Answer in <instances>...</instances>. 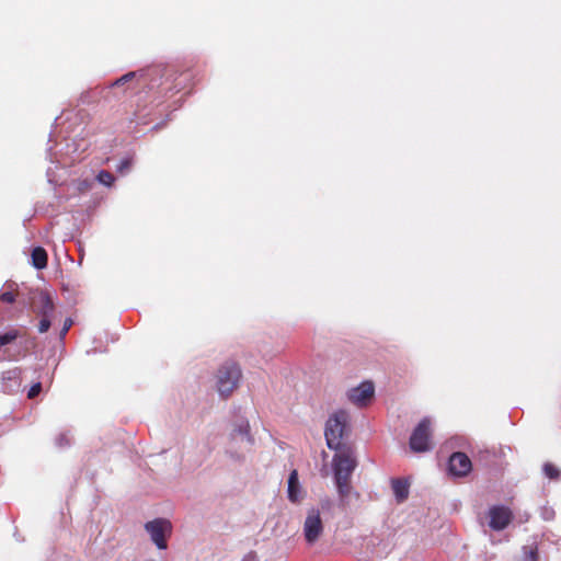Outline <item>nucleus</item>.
Returning a JSON list of instances; mask_svg holds the SVG:
<instances>
[{"instance_id":"1","label":"nucleus","mask_w":561,"mask_h":561,"mask_svg":"<svg viewBox=\"0 0 561 561\" xmlns=\"http://www.w3.org/2000/svg\"><path fill=\"white\" fill-rule=\"evenodd\" d=\"M332 465L339 494L342 497H346L351 493V477L357 466L352 448L344 447L343 449L336 450Z\"/></svg>"},{"instance_id":"2","label":"nucleus","mask_w":561,"mask_h":561,"mask_svg":"<svg viewBox=\"0 0 561 561\" xmlns=\"http://www.w3.org/2000/svg\"><path fill=\"white\" fill-rule=\"evenodd\" d=\"M242 377L240 366L231 360L225 362L216 375V388L220 397L227 399L238 388Z\"/></svg>"},{"instance_id":"3","label":"nucleus","mask_w":561,"mask_h":561,"mask_svg":"<svg viewBox=\"0 0 561 561\" xmlns=\"http://www.w3.org/2000/svg\"><path fill=\"white\" fill-rule=\"evenodd\" d=\"M348 424L347 412L341 410L329 417L325 425L324 436L330 449L340 450L346 447L342 443Z\"/></svg>"},{"instance_id":"4","label":"nucleus","mask_w":561,"mask_h":561,"mask_svg":"<svg viewBox=\"0 0 561 561\" xmlns=\"http://www.w3.org/2000/svg\"><path fill=\"white\" fill-rule=\"evenodd\" d=\"M145 529L159 549H167V538L172 534V524L170 520L165 518H156L146 523Z\"/></svg>"},{"instance_id":"5","label":"nucleus","mask_w":561,"mask_h":561,"mask_svg":"<svg viewBox=\"0 0 561 561\" xmlns=\"http://www.w3.org/2000/svg\"><path fill=\"white\" fill-rule=\"evenodd\" d=\"M431 420L428 417H424L410 437V448L415 453H424L431 449Z\"/></svg>"},{"instance_id":"6","label":"nucleus","mask_w":561,"mask_h":561,"mask_svg":"<svg viewBox=\"0 0 561 561\" xmlns=\"http://www.w3.org/2000/svg\"><path fill=\"white\" fill-rule=\"evenodd\" d=\"M323 533V523L320 517L319 510L311 508L308 511L304 523V536L309 545H313L319 540Z\"/></svg>"},{"instance_id":"7","label":"nucleus","mask_w":561,"mask_h":561,"mask_svg":"<svg viewBox=\"0 0 561 561\" xmlns=\"http://www.w3.org/2000/svg\"><path fill=\"white\" fill-rule=\"evenodd\" d=\"M489 526L492 530L501 531L505 529L513 520L512 510L504 505H494L489 508Z\"/></svg>"},{"instance_id":"8","label":"nucleus","mask_w":561,"mask_h":561,"mask_svg":"<svg viewBox=\"0 0 561 561\" xmlns=\"http://www.w3.org/2000/svg\"><path fill=\"white\" fill-rule=\"evenodd\" d=\"M375 393V387L371 381H364L358 387L352 388L347 397L352 403L357 407H365L371 400Z\"/></svg>"},{"instance_id":"9","label":"nucleus","mask_w":561,"mask_h":561,"mask_svg":"<svg viewBox=\"0 0 561 561\" xmlns=\"http://www.w3.org/2000/svg\"><path fill=\"white\" fill-rule=\"evenodd\" d=\"M448 469L453 476L465 477L471 471L472 463L465 453L458 451L449 457Z\"/></svg>"},{"instance_id":"10","label":"nucleus","mask_w":561,"mask_h":561,"mask_svg":"<svg viewBox=\"0 0 561 561\" xmlns=\"http://www.w3.org/2000/svg\"><path fill=\"white\" fill-rule=\"evenodd\" d=\"M55 305L48 293L42 291L34 304V311L41 317H51Z\"/></svg>"},{"instance_id":"11","label":"nucleus","mask_w":561,"mask_h":561,"mask_svg":"<svg viewBox=\"0 0 561 561\" xmlns=\"http://www.w3.org/2000/svg\"><path fill=\"white\" fill-rule=\"evenodd\" d=\"M288 500L291 503H299L304 499V491L298 479V471L293 470L288 477Z\"/></svg>"},{"instance_id":"12","label":"nucleus","mask_w":561,"mask_h":561,"mask_svg":"<svg viewBox=\"0 0 561 561\" xmlns=\"http://www.w3.org/2000/svg\"><path fill=\"white\" fill-rule=\"evenodd\" d=\"M391 486L398 503H402L408 499L410 485L405 479H392Z\"/></svg>"},{"instance_id":"13","label":"nucleus","mask_w":561,"mask_h":561,"mask_svg":"<svg viewBox=\"0 0 561 561\" xmlns=\"http://www.w3.org/2000/svg\"><path fill=\"white\" fill-rule=\"evenodd\" d=\"M231 438L233 440H238L240 438L241 440H245L248 445H252L253 438L250 434L249 422L242 421L239 425H237L231 433Z\"/></svg>"},{"instance_id":"14","label":"nucleus","mask_w":561,"mask_h":561,"mask_svg":"<svg viewBox=\"0 0 561 561\" xmlns=\"http://www.w3.org/2000/svg\"><path fill=\"white\" fill-rule=\"evenodd\" d=\"M32 264L37 270H43L47 266L48 255L44 248L36 247L33 249L32 254Z\"/></svg>"},{"instance_id":"15","label":"nucleus","mask_w":561,"mask_h":561,"mask_svg":"<svg viewBox=\"0 0 561 561\" xmlns=\"http://www.w3.org/2000/svg\"><path fill=\"white\" fill-rule=\"evenodd\" d=\"M543 472L549 479L556 480L560 477V470L550 462H546L543 465Z\"/></svg>"},{"instance_id":"16","label":"nucleus","mask_w":561,"mask_h":561,"mask_svg":"<svg viewBox=\"0 0 561 561\" xmlns=\"http://www.w3.org/2000/svg\"><path fill=\"white\" fill-rule=\"evenodd\" d=\"M98 180L100 183L106 185V186H111L114 181H115V178L114 175L106 171V170H102L99 174H98Z\"/></svg>"},{"instance_id":"17","label":"nucleus","mask_w":561,"mask_h":561,"mask_svg":"<svg viewBox=\"0 0 561 561\" xmlns=\"http://www.w3.org/2000/svg\"><path fill=\"white\" fill-rule=\"evenodd\" d=\"M138 73L135 72V71H131V72H128L124 76H122L121 78H118L114 83H113V87H122V85H125L126 83L128 82H131L133 80H135L137 78Z\"/></svg>"},{"instance_id":"18","label":"nucleus","mask_w":561,"mask_h":561,"mask_svg":"<svg viewBox=\"0 0 561 561\" xmlns=\"http://www.w3.org/2000/svg\"><path fill=\"white\" fill-rule=\"evenodd\" d=\"M527 561H539L537 547H524Z\"/></svg>"},{"instance_id":"19","label":"nucleus","mask_w":561,"mask_h":561,"mask_svg":"<svg viewBox=\"0 0 561 561\" xmlns=\"http://www.w3.org/2000/svg\"><path fill=\"white\" fill-rule=\"evenodd\" d=\"M50 318L51 317H42L39 323H38V332L39 333H45L49 330L50 328Z\"/></svg>"},{"instance_id":"20","label":"nucleus","mask_w":561,"mask_h":561,"mask_svg":"<svg viewBox=\"0 0 561 561\" xmlns=\"http://www.w3.org/2000/svg\"><path fill=\"white\" fill-rule=\"evenodd\" d=\"M42 391V385L41 382H37V383H34L28 392H27V398L28 399H34L35 397H37L39 394V392Z\"/></svg>"},{"instance_id":"21","label":"nucleus","mask_w":561,"mask_h":561,"mask_svg":"<svg viewBox=\"0 0 561 561\" xmlns=\"http://www.w3.org/2000/svg\"><path fill=\"white\" fill-rule=\"evenodd\" d=\"M0 300L7 304H13L15 301V294L13 291H4L0 294Z\"/></svg>"},{"instance_id":"22","label":"nucleus","mask_w":561,"mask_h":561,"mask_svg":"<svg viewBox=\"0 0 561 561\" xmlns=\"http://www.w3.org/2000/svg\"><path fill=\"white\" fill-rule=\"evenodd\" d=\"M131 163H133L131 159H124L121 161L117 170L123 174V173L129 171V169L131 168Z\"/></svg>"},{"instance_id":"23","label":"nucleus","mask_w":561,"mask_h":561,"mask_svg":"<svg viewBox=\"0 0 561 561\" xmlns=\"http://www.w3.org/2000/svg\"><path fill=\"white\" fill-rule=\"evenodd\" d=\"M72 320L70 318L66 319L65 323H64V328L60 332V335L61 337L65 336L67 334V332L69 331V329L71 328L72 325Z\"/></svg>"}]
</instances>
